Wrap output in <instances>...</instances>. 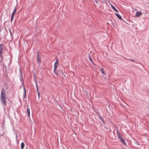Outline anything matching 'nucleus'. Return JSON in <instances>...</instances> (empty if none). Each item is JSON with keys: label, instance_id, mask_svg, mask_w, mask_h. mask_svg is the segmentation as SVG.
<instances>
[{"label": "nucleus", "instance_id": "13", "mask_svg": "<svg viewBox=\"0 0 149 149\" xmlns=\"http://www.w3.org/2000/svg\"><path fill=\"white\" fill-rule=\"evenodd\" d=\"M27 112L28 114V116L29 117L30 116V109L29 108H28L27 109Z\"/></svg>", "mask_w": 149, "mask_h": 149}, {"label": "nucleus", "instance_id": "4", "mask_svg": "<svg viewBox=\"0 0 149 149\" xmlns=\"http://www.w3.org/2000/svg\"><path fill=\"white\" fill-rule=\"evenodd\" d=\"M59 65L58 60L57 59L55 62L54 66V69H56Z\"/></svg>", "mask_w": 149, "mask_h": 149}, {"label": "nucleus", "instance_id": "24", "mask_svg": "<svg viewBox=\"0 0 149 149\" xmlns=\"http://www.w3.org/2000/svg\"><path fill=\"white\" fill-rule=\"evenodd\" d=\"M38 64V68H40V63H37Z\"/></svg>", "mask_w": 149, "mask_h": 149}, {"label": "nucleus", "instance_id": "28", "mask_svg": "<svg viewBox=\"0 0 149 149\" xmlns=\"http://www.w3.org/2000/svg\"><path fill=\"white\" fill-rule=\"evenodd\" d=\"M94 1L97 4L98 3V1H97V0H94Z\"/></svg>", "mask_w": 149, "mask_h": 149}, {"label": "nucleus", "instance_id": "14", "mask_svg": "<svg viewBox=\"0 0 149 149\" xmlns=\"http://www.w3.org/2000/svg\"><path fill=\"white\" fill-rule=\"evenodd\" d=\"M88 58H89V60L91 62V63H92L93 64V61L91 58V56L90 54H88Z\"/></svg>", "mask_w": 149, "mask_h": 149}, {"label": "nucleus", "instance_id": "8", "mask_svg": "<svg viewBox=\"0 0 149 149\" xmlns=\"http://www.w3.org/2000/svg\"><path fill=\"white\" fill-rule=\"evenodd\" d=\"M120 141L122 143L124 146H126V143L123 138L121 139L120 140Z\"/></svg>", "mask_w": 149, "mask_h": 149}, {"label": "nucleus", "instance_id": "11", "mask_svg": "<svg viewBox=\"0 0 149 149\" xmlns=\"http://www.w3.org/2000/svg\"><path fill=\"white\" fill-rule=\"evenodd\" d=\"M116 15L117 17L120 20H123L121 16L118 14L116 13Z\"/></svg>", "mask_w": 149, "mask_h": 149}, {"label": "nucleus", "instance_id": "5", "mask_svg": "<svg viewBox=\"0 0 149 149\" xmlns=\"http://www.w3.org/2000/svg\"><path fill=\"white\" fill-rule=\"evenodd\" d=\"M3 46L2 44L0 45V56H2V54L3 52Z\"/></svg>", "mask_w": 149, "mask_h": 149}, {"label": "nucleus", "instance_id": "17", "mask_svg": "<svg viewBox=\"0 0 149 149\" xmlns=\"http://www.w3.org/2000/svg\"><path fill=\"white\" fill-rule=\"evenodd\" d=\"M56 69H54V72L55 74L57 76H58V71L56 70Z\"/></svg>", "mask_w": 149, "mask_h": 149}, {"label": "nucleus", "instance_id": "16", "mask_svg": "<svg viewBox=\"0 0 149 149\" xmlns=\"http://www.w3.org/2000/svg\"><path fill=\"white\" fill-rule=\"evenodd\" d=\"M118 136V138L120 139V140H121V139L123 138V137L122 136V135H121L120 134V135H119Z\"/></svg>", "mask_w": 149, "mask_h": 149}, {"label": "nucleus", "instance_id": "21", "mask_svg": "<svg viewBox=\"0 0 149 149\" xmlns=\"http://www.w3.org/2000/svg\"><path fill=\"white\" fill-rule=\"evenodd\" d=\"M16 12V7H15L14 10L13 12V13H14V14H15V13Z\"/></svg>", "mask_w": 149, "mask_h": 149}, {"label": "nucleus", "instance_id": "30", "mask_svg": "<svg viewBox=\"0 0 149 149\" xmlns=\"http://www.w3.org/2000/svg\"><path fill=\"white\" fill-rule=\"evenodd\" d=\"M100 118L102 120V117L101 116H100Z\"/></svg>", "mask_w": 149, "mask_h": 149}, {"label": "nucleus", "instance_id": "2", "mask_svg": "<svg viewBox=\"0 0 149 149\" xmlns=\"http://www.w3.org/2000/svg\"><path fill=\"white\" fill-rule=\"evenodd\" d=\"M37 63H41V57L39 55L38 52L37 54Z\"/></svg>", "mask_w": 149, "mask_h": 149}, {"label": "nucleus", "instance_id": "18", "mask_svg": "<svg viewBox=\"0 0 149 149\" xmlns=\"http://www.w3.org/2000/svg\"><path fill=\"white\" fill-rule=\"evenodd\" d=\"M35 83H36V88L37 91H38L39 90H38V84H37V82L36 81H35Z\"/></svg>", "mask_w": 149, "mask_h": 149}, {"label": "nucleus", "instance_id": "15", "mask_svg": "<svg viewBox=\"0 0 149 149\" xmlns=\"http://www.w3.org/2000/svg\"><path fill=\"white\" fill-rule=\"evenodd\" d=\"M24 142H22L21 144V149H23L24 146Z\"/></svg>", "mask_w": 149, "mask_h": 149}, {"label": "nucleus", "instance_id": "25", "mask_svg": "<svg viewBox=\"0 0 149 149\" xmlns=\"http://www.w3.org/2000/svg\"><path fill=\"white\" fill-rule=\"evenodd\" d=\"M37 91V93H38V98H39V97H40V93L39 92V91Z\"/></svg>", "mask_w": 149, "mask_h": 149}, {"label": "nucleus", "instance_id": "3", "mask_svg": "<svg viewBox=\"0 0 149 149\" xmlns=\"http://www.w3.org/2000/svg\"><path fill=\"white\" fill-rule=\"evenodd\" d=\"M0 97H6L5 91L3 88H2Z\"/></svg>", "mask_w": 149, "mask_h": 149}, {"label": "nucleus", "instance_id": "19", "mask_svg": "<svg viewBox=\"0 0 149 149\" xmlns=\"http://www.w3.org/2000/svg\"><path fill=\"white\" fill-rule=\"evenodd\" d=\"M103 3H106L107 2V1L106 0H102L101 1Z\"/></svg>", "mask_w": 149, "mask_h": 149}, {"label": "nucleus", "instance_id": "7", "mask_svg": "<svg viewBox=\"0 0 149 149\" xmlns=\"http://www.w3.org/2000/svg\"><path fill=\"white\" fill-rule=\"evenodd\" d=\"M110 5H111V8L113 9L114 10L116 11L117 12H118V10L116 8L114 7V6L112 5L109 1H108Z\"/></svg>", "mask_w": 149, "mask_h": 149}, {"label": "nucleus", "instance_id": "20", "mask_svg": "<svg viewBox=\"0 0 149 149\" xmlns=\"http://www.w3.org/2000/svg\"><path fill=\"white\" fill-rule=\"evenodd\" d=\"M102 72L104 74V70L102 68H101V70Z\"/></svg>", "mask_w": 149, "mask_h": 149}, {"label": "nucleus", "instance_id": "22", "mask_svg": "<svg viewBox=\"0 0 149 149\" xmlns=\"http://www.w3.org/2000/svg\"><path fill=\"white\" fill-rule=\"evenodd\" d=\"M9 31L10 32V36H12L13 35V34L12 33L11 30L10 29H9Z\"/></svg>", "mask_w": 149, "mask_h": 149}, {"label": "nucleus", "instance_id": "10", "mask_svg": "<svg viewBox=\"0 0 149 149\" xmlns=\"http://www.w3.org/2000/svg\"><path fill=\"white\" fill-rule=\"evenodd\" d=\"M20 81H22L23 80V75L22 72L21 71H20Z\"/></svg>", "mask_w": 149, "mask_h": 149}, {"label": "nucleus", "instance_id": "31", "mask_svg": "<svg viewBox=\"0 0 149 149\" xmlns=\"http://www.w3.org/2000/svg\"><path fill=\"white\" fill-rule=\"evenodd\" d=\"M3 135V134H2V135Z\"/></svg>", "mask_w": 149, "mask_h": 149}, {"label": "nucleus", "instance_id": "9", "mask_svg": "<svg viewBox=\"0 0 149 149\" xmlns=\"http://www.w3.org/2000/svg\"><path fill=\"white\" fill-rule=\"evenodd\" d=\"M23 89H24V95L23 97L24 98L25 97H26V90L24 86L23 85Z\"/></svg>", "mask_w": 149, "mask_h": 149}, {"label": "nucleus", "instance_id": "6", "mask_svg": "<svg viewBox=\"0 0 149 149\" xmlns=\"http://www.w3.org/2000/svg\"><path fill=\"white\" fill-rule=\"evenodd\" d=\"M143 15V13H142L140 12H136V13L135 14V16L136 17H139L141 15Z\"/></svg>", "mask_w": 149, "mask_h": 149}, {"label": "nucleus", "instance_id": "1", "mask_svg": "<svg viewBox=\"0 0 149 149\" xmlns=\"http://www.w3.org/2000/svg\"><path fill=\"white\" fill-rule=\"evenodd\" d=\"M0 100L3 106H6L7 99L6 97H0Z\"/></svg>", "mask_w": 149, "mask_h": 149}, {"label": "nucleus", "instance_id": "23", "mask_svg": "<svg viewBox=\"0 0 149 149\" xmlns=\"http://www.w3.org/2000/svg\"><path fill=\"white\" fill-rule=\"evenodd\" d=\"M116 133H117V134L118 135H120V133L119 132L118 129H117Z\"/></svg>", "mask_w": 149, "mask_h": 149}, {"label": "nucleus", "instance_id": "12", "mask_svg": "<svg viewBox=\"0 0 149 149\" xmlns=\"http://www.w3.org/2000/svg\"><path fill=\"white\" fill-rule=\"evenodd\" d=\"M15 14H14V13H13L12 14V15L11 16V19L10 20L11 22L13 20V19L15 15Z\"/></svg>", "mask_w": 149, "mask_h": 149}, {"label": "nucleus", "instance_id": "27", "mask_svg": "<svg viewBox=\"0 0 149 149\" xmlns=\"http://www.w3.org/2000/svg\"><path fill=\"white\" fill-rule=\"evenodd\" d=\"M17 134L16 133V141H17Z\"/></svg>", "mask_w": 149, "mask_h": 149}, {"label": "nucleus", "instance_id": "26", "mask_svg": "<svg viewBox=\"0 0 149 149\" xmlns=\"http://www.w3.org/2000/svg\"><path fill=\"white\" fill-rule=\"evenodd\" d=\"M130 61H133L134 62H135V61L133 59H130Z\"/></svg>", "mask_w": 149, "mask_h": 149}, {"label": "nucleus", "instance_id": "29", "mask_svg": "<svg viewBox=\"0 0 149 149\" xmlns=\"http://www.w3.org/2000/svg\"><path fill=\"white\" fill-rule=\"evenodd\" d=\"M61 73V72L63 74V71L62 70H61V71H59Z\"/></svg>", "mask_w": 149, "mask_h": 149}]
</instances>
